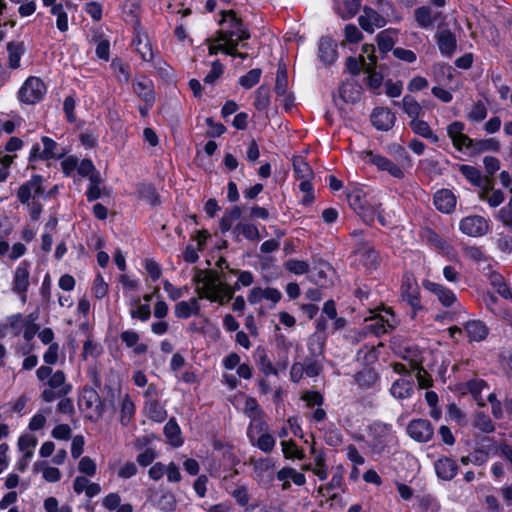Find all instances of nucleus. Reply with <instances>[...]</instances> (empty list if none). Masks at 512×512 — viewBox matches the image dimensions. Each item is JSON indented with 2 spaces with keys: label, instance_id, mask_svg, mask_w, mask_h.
I'll return each mask as SVG.
<instances>
[{
  "label": "nucleus",
  "instance_id": "nucleus-64",
  "mask_svg": "<svg viewBox=\"0 0 512 512\" xmlns=\"http://www.w3.org/2000/svg\"><path fill=\"white\" fill-rule=\"evenodd\" d=\"M78 470L81 473L92 477L96 474V470H97L96 463L89 456H84L79 461Z\"/></svg>",
  "mask_w": 512,
  "mask_h": 512
},
{
  "label": "nucleus",
  "instance_id": "nucleus-52",
  "mask_svg": "<svg viewBox=\"0 0 512 512\" xmlns=\"http://www.w3.org/2000/svg\"><path fill=\"white\" fill-rule=\"evenodd\" d=\"M411 370L416 373V378L420 388H429L432 385V379L427 371L416 361H411Z\"/></svg>",
  "mask_w": 512,
  "mask_h": 512
},
{
  "label": "nucleus",
  "instance_id": "nucleus-49",
  "mask_svg": "<svg viewBox=\"0 0 512 512\" xmlns=\"http://www.w3.org/2000/svg\"><path fill=\"white\" fill-rule=\"evenodd\" d=\"M244 411L252 422H257V426L259 425V429L262 430L264 423L261 421V411L257 401L254 398L249 397L246 399Z\"/></svg>",
  "mask_w": 512,
  "mask_h": 512
},
{
  "label": "nucleus",
  "instance_id": "nucleus-50",
  "mask_svg": "<svg viewBox=\"0 0 512 512\" xmlns=\"http://www.w3.org/2000/svg\"><path fill=\"white\" fill-rule=\"evenodd\" d=\"M325 337L321 333H314L308 339V350L313 358H317L323 353Z\"/></svg>",
  "mask_w": 512,
  "mask_h": 512
},
{
  "label": "nucleus",
  "instance_id": "nucleus-21",
  "mask_svg": "<svg viewBox=\"0 0 512 512\" xmlns=\"http://www.w3.org/2000/svg\"><path fill=\"white\" fill-rule=\"evenodd\" d=\"M434 467L437 476L445 481L452 480L458 472V466L456 462L448 457H442L438 459L435 462Z\"/></svg>",
  "mask_w": 512,
  "mask_h": 512
},
{
  "label": "nucleus",
  "instance_id": "nucleus-6",
  "mask_svg": "<svg viewBox=\"0 0 512 512\" xmlns=\"http://www.w3.org/2000/svg\"><path fill=\"white\" fill-rule=\"evenodd\" d=\"M400 296L402 301L412 309L413 317H415L417 312L424 310V306L421 303L419 285L412 273H405L403 275Z\"/></svg>",
  "mask_w": 512,
  "mask_h": 512
},
{
  "label": "nucleus",
  "instance_id": "nucleus-26",
  "mask_svg": "<svg viewBox=\"0 0 512 512\" xmlns=\"http://www.w3.org/2000/svg\"><path fill=\"white\" fill-rule=\"evenodd\" d=\"M318 57L327 65L332 64L337 58L336 45L330 38L323 37L319 41Z\"/></svg>",
  "mask_w": 512,
  "mask_h": 512
},
{
  "label": "nucleus",
  "instance_id": "nucleus-39",
  "mask_svg": "<svg viewBox=\"0 0 512 512\" xmlns=\"http://www.w3.org/2000/svg\"><path fill=\"white\" fill-rule=\"evenodd\" d=\"M401 106L403 111L411 120L418 119L424 113L423 107L411 95H405L403 97L401 101Z\"/></svg>",
  "mask_w": 512,
  "mask_h": 512
},
{
  "label": "nucleus",
  "instance_id": "nucleus-63",
  "mask_svg": "<svg viewBox=\"0 0 512 512\" xmlns=\"http://www.w3.org/2000/svg\"><path fill=\"white\" fill-rule=\"evenodd\" d=\"M231 496L235 499L238 505L241 507H245L248 505L250 501V495L248 492V488L245 485H240L236 487L232 492Z\"/></svg>",
  "mask_w": 512,
  "mask_h": 512
},
{
  "label": "nucleus",
  "instance_id": "nucleus-12",
  "mask_svg": "<svg viewBox=\"0 0 512 512\" xmlns=\"http://www.w3.org/2000/svg\"><path fill=\"white\" fill-rule=\"evenodd\" d=\"M459 229L462 233L471 237H481L489 230L488 221L478 215L467 216L459 223Z\"/></svg>",
  "mask_w": 512,
  "mask_h": 512
},
{
  "label": "nucleus",
  "instance_id": "nucleus-47",
  "mask_svg": "<svg viewBox=\"0 0 512 512\" xmlns=\"http://www.w3.org/2000/svg\"><path fill=\"white\" fill-rule=\"evenodd\" d=\"M135 414V405L132 401L131 397L126 394L122 398L121 408H120V422L122 425L126 426L130 423L132 417Z\"/></svg>",
  "mask_w": 512,
  "mask_h": 512
},
{
  "label": "nucleus",
  "instance_id": "nucleus-17",
  "mask_svg": "<svg viewBox=\"0 0 512 512\" xmlns=\"http://www.w3.org/2000/svg\"><path fill=\"white\" fill-rule=\"evenodd\" d=\"M79 406L83 410H89L92 414L89 416L90 418L93 415H101V400L96 390L93 388H84L83 392L79 398Z\"/></svg>",
  "mask_w": 512,
  "mask_h": 512
},
{
  "label": "nucleus",
  "instance_id": "nucleus-3",
  "mask_svg": "<svg viewBox=\"0 0 512 512\" xmlns=\"http://www.w3.org/2000/svg\"><path fill=\"white\" fill-rule=\"evenodd\" d=\"M397 444V437L391 424L373 422L369 426L367 445L374 454L383 453L386 448Z\"/></svg>",
  "mask_w": 512,
  "mask_h": 512
},
{
  "label": "nucleus",
  "instance_id": "nucleus-37",
  "mask_svg": "<svg viewBox=\"0 0 512 512\" xmlns=\"http://www.w3.org/2000/svg\"><path fill=\"white\" fill-rule=\"evenodd\" d=\"M409 126L415 134L430 140L432 143H437L439 141V137L431 130L426 121L419 118L416 120H410Z\"/></svg>",
  "mask_w": 512,
  "mask_h": 512
},
{
  "label": "nucleus",
  "instance_id": "nucleus-41",
  "mask_svg": "<svg viewBox=\"0 0 512 512\" xmlns=\"http://www.w3.org/2000/svg\"><path fill=\"white\" fill-rule=\"evenodd\" d=\"M26 321L27 316H23L21 313H16L6 317L3 328L9 329L15 336H19L25 327Z\"/></svg>",
  "mask_w": 512,
  "mask_h": 512
},
{
  "label": "nucleus",
  "instance_id": "nucleus-58",
  "mask_svg": "<svg viewBox=\"0 0 512 512\" xmlns=\"http://www.w3.org/2000/svg\"><path fill=\"white\" fill-rule=\"evenodd\" d=\"M37 318L38 316L35 313L27 315V321L22 331L23 337L26 341H30L31 339H33V337L39 330V326L38 324H36Z\"/></svg>",
  "mask_w": 512,
  "mask_h": 512
},
{
  "label": "nucleus",
  "instance_id": "nucleus-22",
  "mask_svg": "<svg viewBox=\"0 0 512 512\" xmlns=\"http://www.w3.org/2000/svg\"><path fill=\"white\" fill-rule=\"evenodd\" d=\"M414 392V382L411 377H402L395 380L390 388L391 395L396 399H407Z\"/></svg>",
  "mask_w": 512,
  "mask_h": 512
},
{
  "label": "nucleus",
  "instance_id": "nucleus-42",
  "mask_svg": "<svg viewBox=\"0 0 512 512\" xmlns=\"http://www.w3.org/2000/svg\"><path fill=\"white\" fill-rule=\"evenodd\" d=\"M9 67L16 69L20 66V59L25 52L23 42H12L7 45Z\"/></svg>",
  "mask_w": 512,
  "mask_h": 512
},
{
  "label": "nucleus",
  "instance_id": "nucleus-60",
  "mask_svg": "<svg viewBox=\"0 0 512 512\" xmlns=\"http://www.w3.org/2000/svg\"><path fill=\"white\" fill-rule=\"evenodd\" d=\"M42 143L43 149L41 152V159L49 160L55 158L57 156V143L47 136L42 137Z\"/></svg>",
  "mask_w": 512,
  "mask_h": 512
},
{
  "label": "nucleus",
  "instance_id": "nucleus-31",
  "mask_svg": "<svg viewBox=\"0 0 512 512\" xmlns=\"http://www.w3.org/2000/svg\"><path fill=\"white\" fill-rule=\"evenodd\" d=\"M121 341L128 347L133 348L135 354L140 355L148 351V346L145 343H140L139 334L134 330H125L120 334Z\"/></svg>",
  "mask_w": 512,
  "mask_h": 512
},
{
  "label": "nucleus",
  "instance_id": "nucleus-13",
  "mask_svg": "<svg viewBox=\"0 0 512 512\" xmlns=\"http://www.w3.org/2000/svg\"><path fill=\"white\" fill-rule=\"evenodd\" d=\"M421 237L428 246L437 250L442 255L447 257H452L454 255L453 247L446 239L441 237L434 230L425 228L422 231Z\"/></svg>",
  "mask_w": 512,
  "mask_h": 512
},
{
  "label": "nucleus",
  "instance_id": "nucleus-14",
  "mask_svg": "<svg viewBox=\"0 0 512 512\" xmlns=\"http://www.w3.org/2000/svg\"><path fill=\"white\" fill-rule=\"evenodd\" d=\"M407 433L409 436L418 442H428L434 430L429 420L414 419L407 426Z\"/></svg>",
  "mask_w": 512,
  "mask_h": 512
},
{
  "label": "nucleus",
  "instance_id": "nucleus-28",
  "mask_svg": "<svg viewBox=\"0 0 512 512\" xmlns=\"http://www.w3.org/2000/svg\"><path fill=\"white\" fill-rule=\"evenodd\" d=\"M199 312L200 305L197 298L180 301L174 307V314L179 319H188L192 315H198Z\"/></svg>",
  "mask_w": 512,
  "mask_h": 512
},
{
  "label": "nucleus",
  "instance_id": "nucleus-48",
  "mask_svg": "<svg viewBox=\"0 0 512 512\" xmlns=\"http://www.w3.org/2000/svg\"><path fill=\"white\" fill-rule=\"evenodd\" d=\"M468 391L472 394L473 398L479 406H485V399L482 397L481 392L487 388V384L482 379H472L466 384Z\"/></svg>",
  "mask_w": 512,
  "mask_h": 512
},
{
  "label": "nucleus",
  "instance_id": "nucleus-46",
  "mask_svg": "<svg viewBox=\"0 0 512 512\" xmlns=\"http://www.w3.org/2000/svg\"><path fill=\"white\" fill-rule=\"evenodd\" d=\"M361 87L353 82H345L340 87V96L346 102L355 103L360 99Z\"/></svg>",
  "mask_w": 512,
  "mask_h": 512
},
{
  "label": "nucleus",
  "instance_id": "nucleus-51",
  "mask_svg": "<svg viewBox=\"0 0 512 512\" xmlns=\"http://www.w3.org/2000/svg\"><path fill=\"white\" fill-rule=\"evenodd\" d=\"M293 168L295 176L300 180L311 179L313 176L311 167L302 157L294 158Z\"/></svg>",
  "mask_w": 512,
  "mask_h": 512
},
{
  "label": "nucleus",
  "instance_id": "nucleus-15",
  "mask_svg": "<svg viewBox=\"0 0 512 512\" xmlns=\"http://www.w3.org/2000/svg\"><path fill=\"white\" fill-rule=\"evenodd\" d=\"M358 21L361 28L369 33L386 25L385 18L370 7H364L363 14L360 15Z\"/></svg>",
  "mask_w": 512,
  "mask_h": 512
},
{
  "label": "nucleus",
  "instance_id": "nucleus-20",
  "mask_svg": "<svg viewBox=\"0 0 512 512\" xmlns=\"http://www.w3.org/2000/svg\"><path fill=\"white\" fill-rule=\"evenodd\" d=\"M434 205L442 213H451L456 207V197L449 189L438 190L434 195Z\"/></svg>",
  "mask_w": 512,
  "mask_h": 512
},
{
  "label": "nucleus",
  "instance_id": "nucleus-57",
  "mask_svg": "<svg viewBox=\"0 0 512 512\" xmlns=\"http://www.w3.org/2000/svg\"><path fill=\"white\" fill-rule=\"evenodd\" d=\"M499 149V141L494 138L477 141L473 140V146L471 148V150L475 152L498 151Z\"/></svg>",
  "mask_w": 512,
  "mask_h": 512
},
{
  "label": "nucleus",
  "instance_id": "nucleus-18",
  "mask_svg": "<svg viewBox=\"0 0 512 512\" xmlns=\"http://www.w3.org/2000/svg\"><path fill=\"white\" fill-rule=\"evenodd\" d=\"M396 121V116L388 108H375L371 114V122L377 130L388 131Z\"/></svg>",
  "mask_w": 512,
  "mask_h": 512
},
{
  "label": "nucleus",
  "instance_id": "nucleus-7",
  "mask_svg": "<svg viewBox=\"0 0 512 512\" xmlns=\"http://www.w3.org/2000/svg\"><path fill=\"white\" fill-rule=\"evenodd\" d=\"M46 85L38 77H29L21 86L18 97L25 104H35L46 94Z\"/></svg>",
  "mask_w": 512,
  "mask_h": 512
},
{
  "label": "nucleus",
  "instance_id": "nucleus-5",
  "mask_svg": "<svg viewBox=\"0 0 512 512\" xmlns=\"http://www.w3.org/2000/svg\"><path fill=\"white\" fill-rule=\"evenodd\" d=\"M351 264L357 269L367 272L376 270L380 265V256L373 246L360 242L351 255Z\"/></svg>",
  "mask_w": 512,
  "mask_h": 512
},
{
  "label": "nucleus",
  "instance_id": "nucleus-34",
  "mask_svg": "<svg viewBox=\"0 0 512 512\" xmlns=\"http://www.w3.org/2000/svg\"><path fill=\"white\" fill-rule=\"evenodd\" d=\"M479 198L487 202L490 207H498L504 201V194L501 190H495L492 181L489 180V186L480 189Z\"/></svg>",
  "mask_w": 512,
  "mask_h": 512
},
{
  "label": "nucleus",
  "instance_id": "nucleus-55",
  "mask_svg": "<svg viewBox=\"0 0 512 512\" xmlns=\"http://www.w3.org/2000/svg\"><path fill=\"white\" fill-rule=\"evenodd\" d=\"M234 233L243 234L248 240L254 241L260 238L257 227L249 223H239L234 227Z\"/></svg>",
  "mask_w": 512,
  "mask_h": 512
},
{
  "label": "nucleus",
  "instance_id": "nucleus-29",
  "mask_svg": "<svg viewBox=\"0 0 512 512\" xmlns=\"http://www.w3.org/2000/svg\"><path fill=\"white\" fill-rule=\"evenodd\" d=\"M344 485V476L342 471H336L329 483L326 485L320 486L318 488V493L323 496H328L331 499H335L337 493L335 491H341Z\"/></svg>",
  "mask_w": 512,
  "mask_h": 512
},
{
  "label": "nucleus",
  "instance_id": "nucleus-54",
  "mask_svg": "<svg viewBox=\"0 0 512 512\" xmlns=\"http://www.w3.org/2000/svg\"><path fill=\"white\" fill-rule=\"evenodd\" d=\"M270 104V90L267 86H260L255 93L254 106L257 110H264Z\"/></svg>",
  "mask_w": 512,
  "mask_h": 512
},
{
  "label": "nucleus",
  "instance_id": "nucleus-40",
  "mask_svg": "<svg viewBox=\"0 0 512 512\" xmlns=\"http://www.w3.org/2000/svg\"><path fill=\"white\" fill-rule=\"evenodd\" d=\"M133 90L146 102H152L154 100L153 83L149 79L143 78L134 82Z\"/></svg>",
  "mask_w": 512,
  "mask_h": 512
},
{
  "label": "nucleus",
  "instance_id": "nucleus-8",
  "mask_svg": "<svg viewBox=\"0 0 512 512\" xmlns=\"http://www.w3.org/2000/svg\"><path fill=\"white\" fill-rule=\"evenodd\" d=\"M359 157L376 166L378 170L388 172L394 178L402 179L404 177V171L385 156L376 154L371 150H363L359 153Z\"/></svg>",
  "mask_w": 512,
  "mask_h": 512
},
{
  "label": "nucleus",
  "instance_id": "nucleus-61",
  "mask_svg": "<svg viewBox=\"0 0 512 512\" xmlns=\"http://www.w3.org/2000/svg\"><path fill=\"white\" fill-rule=\"evenodd\" d=\"M281 446L286 458H297L301 460L305 457L304 452L300 450L293 441H283L281 442Z\"/></svg>",
  "mask_w": 512,
  "mask_h": 512
},
{
  "label": "nucleus",
  "instance_id": "nucleus-59",
  "mask_svg": "<svg viewBox=\"0 0 512 512\" xmlns=\"http://www.w3.org/2000/svg\"><path fill=\"white\" fill-rule=\"evenodd\" d=\"M284 266L286 270L295 275H303L309 271V264L303 260L289 259Z\"/></svg>",
  "mask_w": 512,
  "mask_h": 512
},
{
  "label": "nucleus",
  "instance_id": "nucleus-1",
  "mask_svg": "<svg viewBox=\"0 0 512 512\" xmlns=\"http://www.w3.org/2000/svg\"><path fill=\"white\" fill-rule=\"evenodd\" d=\"M36 377L46 386L41 393V399L46 403L60 399L57 404V411L72 415L75 411L74 405L72 400L66 397L72 391V385L67 382L65 373L62 370L53 372L51 367L40 366L36 370Z\"/></svg>",
  "mask_w": 512,
  "mask_h": 512
},
{
  "label": "nucleus",
  "instance_id": "nucleus-35",
  "mask_svg": "<svg viewBox=\"0 0 512 512\" xmlns=\"http://www.w3.org/2000/svg\"><path fill=\"white\" fill-rule=\"evenodd\" d=\"M350 207L364 219L368 216V208L366 207V196L361 190H354L348 195Z\"/></svg>",
  "mask_w": 512,
  "mask_h": 512
},
{
  "label": "nucleus",
  "instance_id": "nucleus-2",
  "mask_svg": "<svg viewBox=\"0 0 512 512\" xmlns=\"http://www.w3.org/2000/svg\"><path fill=\"white\" fill-rule=\"evenodd\" d=\"M202 285L197 288L200 298H205L211 302H217L221 305L232 299L230 286L222 281L221 276L217 272H211L197 279Z\"/></svg>",
  "mask_w": 512,
  "mask_h": 512
},
{
  "label": "nucleus",
  "instance_id": "nucleus-4",
  "mask_svg": "<svg viewBox=\"0 0 512 512\" xmlns=\"http://www.w3.org/2000/svg\"><path fill=\"white\" fill-rule=\"evenodd\" d=\"M222 14L223 18L220 23L225 24L228 27L217 31V41L239 43L250 38V33L248 32L246 26L244 25L242 20L237 17L236 13L233 10L223 12Z\"/></svg>",
  "mask_w": 512,
  "mask_h": 512
},
{
  "label": "nucleus",
  "instance_id": "nucleus-33",
  "mask_svg": "<svg viewBox=\"0 0 512 512\" xmlns=\"http://www.w3.org/2000/svg\"><path fill=\"white\" fill-rule=\"evenodd\" d=\"M362 0H335V11L343 19L355 16Z\"/></svg>",
  "mask_w": 512,
  "mask_h": 512
},
{
  "label": "nucleus",
  "instance_id": "nucleus-19",
  "mask_svg": "<svg viewBox=\"0 0 512 512\" xmlns=\"http://www.w3.org/2000/svg\"><path fill=\"white\" fill-rule=\"evenodd\" d=\"M274 89L278 96L284 97V106L288 110L293 104V98L288 94V76L285 67H278Z\"/></svg>",
  "mask_w": 512,
  "mask_h": 512
},
{
  "label": "nucleus",
  "instance_id": "nucleus-23",
  "mask_svg": "<svg viewBox=\"0 0 512 512\" xmlns=\"http://www.w3.org/2000/svg\"><path fill=\"white\" fill-rule=\"evenodd\" d=\"M438 48L442 55L451 56L456 49L455 35L447 29L440 30L435 35Z\"/></svg>",
  "mask_w": 512,
  "mask_h": 512
},
{
  "label": "nucleus",
  "instance_id": "nucleus-36",
  "mask_svg": "<svg viewBox=\"0 0 512 512\" xmlns=\"http://www.w3.org/2000/svg\"><path fill=\"white\" fill-rule=\"evenodd\" d=\"M145 411L149 419L155 422H163L167 417V411L157 399L145 401Z\"/></svg>",
  "mask_w": 512,
  "mask_h": 512
},
{
  "label": "nucleus",
  "instance_id": "nucleus-62",
  "mask_svg": "<svg viewBox=\"0 0 512 512\" xmlns=\"http://www.w3.org/2000/svg\"><path fill=\"white\" fill-rule=\"evenodd\" d=\"M111 67L119 81L127 83L130 80L129 67L120 60L114 59L111 63Z\"/></svg>",
  "mask_w": 512,
  "mask_h": 512
},
{
  "label": "nucleus",
  "instance_id": "nucleus-53",
  "mask_svg": "<svg viewBox=\"0 0 512 512\" xmlns=\"http://www.w3.org/2000/svg\"><path fill=\"white\" fill-rule=\"evenodd\" d=\"M51 14L56 16V26L59 31L66 32L68 30V16L64 11L62 4L54 5L51 10Z\"/></svg>",
  "mask_w": 512,
  "mask_h": 512
},
{
  "label": "nucleus",
  "instance_id": "nucleus-9",
  "mask_svg": "<svg viewBox=\"0 0 512 512\" xmlns=\"http://www.w3.org/2000/svg\"><path fill=\"white\" fill-rule=\"evenodd\" d=\"M366 329L377 336L392 331L398 324V320L391 311L385 309L384 314H377L366 320Z\"/></svg>",
  "mask_w": 512,
  "mask_h": 512
},
{
  "label": "nucleus",
  "instance_id": "nucleus-56",
  "mask_svg": "<svg viewBox=\"0 0 512 512\" xmlns=\"http://www.w3.org/2000/svg\"><path fill=\"white\" fill-rule=\"evenodd\" d=\"M261 74V69H251L249 72L239 78V84L245 89H250L259 82Z\"/></svg>",
  "mask_w": 512,
  "mask_h": 512
},
{
  "label": "nucleus",
  "instance_id": "nucleus-25",
  "mask_svg": "<svg viewBox=\"0 0 512 512\" xmlns=\"http://www.w3.org/2000/svg\"><path fill=\"white\" fill-rule=\"evenodd\" d=\"M132 44L143 61H152L154 53L146 34L137 31L133 38Z\"/></svg>",
  "mask_w": 512,
  "mask_h": 512
},
{
  "label": "nucleus",
  "instance_id": "nucleus-24",
  "mask_svg": "<svg viewBox=\"0 0 512 512\" xmlns=\"http://www.w3.org/2000/svg\"><path fill=\"white\" fill-rule=\"evenodd\" d=\"M102 179L100 174H92L89 178V185L85 192L86 198L89 202L96 201L102 196H110V191L106 187H102Z\"/></svg>",
  "mask_w": 512,
  "mask_h": 512
},
{
  "label": "nucleus",
  "instance_id": "nucleus-30",
  "mask_svg": "<svg viewBox=\"0 0 512 512\" xmlns=\"http://www.w3.org/2000/svg\"><path fill=\"white\" fill-rule=\"evenodd\" d=\"M440 17V12L433 10L431 7L422 6L415 10V19L422 28L432 26Z\"/></svg>",
  "mask_w": 512,
  "mask_h": 512
},
{
  "label": "nucleus",
  "instance_id": "nucleus-45",
  "mask_svg": "<svg viewBox=\"0 0 512 512\" xmlns=\"http://www.w3.org/2000/svg\"><path fill=\"white\" fill-rule=\"evenodd\" d=\"M164 434L173 446L182 445L181 430L175 419L172 418L165 424Z\"/></svg>",
  "mask_w": 512,
  "mask_h": 512
},
{
  "label": "nucleus",
  "instance_id": "nucleus-10",
  "mask_svg": "<svg viewBox=\"0 0 512 512\" xmlns=\"http://www.w3.org/2000/svg\"><path fill=\"white\" fill-rule=\"evenodd\" d=\"M30 286V264L27 261H22L15 268L12 279V291L19 295L22 302L25 303L27 299V291Z\"/></svg>",
  "mask_w": 512,
  "mask_h": 512
},
{
  "label": "nucleus",
  "instance_id": "nucleus-16",
  "mask_svg": "<svg viewBox=\"0 0 512 512\" xmlns=\"http://www.w3.org/2000/svg\"><path fill=\"white\" fill-rule=\"evenodd\" d=\"M422 286L432 294H434L439 302L445 306L450 307L456 301L455 294L445 286L432 282L430 280H424Z\"/></svg>",
  "mask_w": 512,
  "mask_h": 512
},
{
  "label": "nucleus",
  "instance_id": "nucleus-43",
  "mask_svg": "<svg viewBox=\"0 0 512 512\" xmlns=\"http://www.w3.org/2000/svg\"><path fill=\"white\" fill-rule=\"evenodd\" d=\"M130 316L143 322L149 320L151 315L150 305L141 304L139 298H133L130 303Z\"/></svg>",
  "mask_w": 512,
  "mask_h": 512
},
{
  "label": "nucleus",
  "instance_id": "nucleus-32",
  "mask_svg": "<svg viewBox=\"0 0 512 512\" xmlns=\"http://www.w3.org/2000/svg\"><path fill=\"white\" fill-rule=\"evenodd\" d=\"M464 329L470 341H482L488 335V328L484 322L480 320H470L466 322Z\"/></svg>",
  "mask_w": 512,
  "mask_h": 512
},
{
  "label": "nucleus",
  "instance_id": "nucleus-38",
  "mask_svg": "<svg viewBox=\"0 0 512 512\" xmlns=\"http://www.w3.org/2000/svg\"><path fill=\"white\" fill-rule=\"evenodd\" d=\"M354 378L358 386L364 390L373 388L378 381L377 373L370 368H364L359 371Z\"/></svg>",
  "mask_w": 512,
  "mask_h": 512
},
{
  "label": "nucleus",
  "instance_id": "nucleus-11",
  "mask_svg": "<svg viewBox=\"0 0 512 512\" xmlns=\"http://www.w3.org/2000/svg\"><path fill=\"white\" fill-rule=\"evenodd\" d=\"M43 194V178L40 175H34L19 187L17 198L22 204H29L30 199L34 200Z\"/></svg>",
  "mask_w": 512,
  "mask_h": 512
},
{
  "label": "nucleus",
  "instance_id": "nucleus-44",
  "mask_svg": "<svg viewBox=\"0 0 512 512\" xmlns=\"http://www.w3.org/2000/svg\"><path fill=\"white\" fill-rule=\"evenodd\" d=\"M230 272L238 276L235 284L230 286L232 296L234 295L235 291L240 290L242 287H248L254 282V276L250 271L230 269Z\"/></svg>",
  "mask_w": 512,
  "mask_h": 512
},
{
  "label": "nucleus",
  "instance_id": "nucleus-27",
  "mask_svg": "<svg viewBox=\"0 0 512 512\" xmlns=\"http://www.w3.org/2000/svg\"><path fill=\"white\" fill-rule=\"evenodd\" d=\"M460 173L474 186L479 187H488L489 186V178L482 176L481 172L471 165H460L459 166Z\"/></svg>",
  "mask_w": 512,
  "mask_h": 512
}]
</instances>
